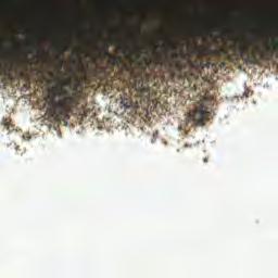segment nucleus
Listing matches in <instances>:
<instances>
[{
	"label": "nucleus",
	"mask_w": 278,
	"mask_h": 278,
	"mask_svg": "<svg viewBox=\"0 0 278 278\" xmlns=\"http://www.w3.org/2000/svg\"><path fill=\"white\" fill-rule=\"evenodd\" d=\"M189 116L193 121L194 125L203 127L205 123H207V121L213 117V114L212 112H210V110H207L205 99H200L194 110H192V112H189Z\"/></svg>",
	"instance_id": "7ed1b4c3"
},
{
	"label": "nucleus",
	"mask_w": 278,
	"mask_h": 278,
	"mask_svg": "<svg viewBox=\"0 0 278 278\" xmlns=\"http://www.w3.org/2000/svg\"><path fill=\"white\" fill-rule=\"evenodd\" d=\"M33 48H39L40 41H34V43L30 45Z\"/></svg>",
	"instance_id": "9b49d317"
},
{
	"label": "nucleus",
	"mask_w": 278,
	"mask_h": 278,
	"mask_svg": "<svg viewBox=\"0 0 278 278\" xmlns=\"http://www.w3.org/2000/svg\"><path fill=\"white\" fill-rule=\"evenodd\" d=\"M2 124L8 129V131H14L15 125H13L12 118H3Z\"/></svg>",
	"instance_id": "423d86ee"
},
{
	"label": "nucleus",
	"mask_w": 278,
	"mask_h": 278,
	"mask_svg": "<svg viewBox=\"0 0 278 278\" xmlns=\"http://www.w3.org/2000/svg\"><path fill=\"white\" fill-rule=\"evenodd\" d=\"M18 66H20V63H10V65L8 66L9 77L11 79L14 78L13 71L14 73H18Z\"/></svg>",
	"instance_id": "39448f33"
},
{
	"label": "nucleus",
	"mask_w": 278,
	"mask_h": 278,
	"mask_svg": "<svg viewBox=\"0 0 278 278\" xmlns=\"http://www.w3.org/2000/svg\"><path fill=\"white\" fill-rule=\"evenodd\" d=\"M251 48V43H242L240 46V54L241 56H248V52Z\"/></svg>",
	"instance_id": "0eeeda50"
},
{
	"label": "nucleus",
	"mask_w": 278,
	"mask_h": 278,
	"mask_svg": "<svg viewBox=\"0 0 278 278\" xmlns=\"http://www.w3.org/2000/svg\"><path fill=\"white\" fill-rule=\"evenodd\" d=\"M127 52H130V50L128 48H124L123 53L127 54Z\"/></svg>",
	"instance_id": "f8f14e48"
},
{
	"label": "nucleus",
	"mask_w": 278,
	"mask_h": 278,
	"mask_svg": "<svg viewBox=\"0 0 278 278\" xmlns=\"http://www.w3.org/2000/svg\"><path fill=\"white\" fill-rule=\"evenodd\" d=\"M102 51L104 52L105 55L110 56L109 54V46H103Z\"/></svg>",
	"instance_id": "9d476101"
},
{
	"label": "nucleus",
	"mask_w": 278,
	"mask_h": 278,
	"mask_svg": "<svg viewBox=\"0 0 278 278\" xmlns=\"http://www.w3.org/2000/svg\"><path fill=\"white\" fill-rule=\"evenodd\" d=\"M204 163H207V159H204Z\"/></svg>",
	"instance_id": "ddd939ff"
},
{
	"label": "nucleus",
	"mask_w": 278,
	"mask_h": 278,
	"mask_svg": "<svg viewBox=\"0 0 278 278\" xmlns=\"http://www.w3.org/2000/svg\"><path fill=\"white\" fill-rule=\"evenodd\" d=\"M276 54L278 59V39L273 38L270 43L266 46L265 50L256 48L252 50V56H248L250 64H258L260 59L263 61H269Z\"/></svg>",
	"instance_id": "f03ea898"
},
{
	"label": "nucleus",
	"mask_w": 278,
	"mask_h": 278,
	"mask_svg": "<svg viewBox=\"0 0 278 278\" xmlns=\"http://www.w3.org/2000/svg\"><path fill=\"white\" fill-rule=\"evenodd\" d=\"M109 61L111 62V64H113V66H116V64H119L121 59H118V56H112L111 54H109Z\"/></svg>",
	"instance_id": "6e6552de"
},
{
	"label": "nucleus",
	"mask_w": 278,
	"mask_h": 278,
	"mask_svg": "<svg viewBox=\"0 0 278 278\" xmlns=\"http://www.w3.org/2000/svg\"><path fill=\"white\" fill-rule=\"evenodd\" d=\"M186 65H182V63H180V61H178L176 63V68H178V71H182V68H185Z\"/></svg>",
	"instance_id": "1a4fd4ad"
},
{
	"label": "nucleus",
	"mask_w": 278,
	"mask_h": 278,
	"mask_svg": "<svg viewBox=\"0 0 278 278\" xmlns=\"http://www.w3.org/2000/svg\"><path fill=\"white\" fill-rule=\"evenodd\" d=\"M134 88L137 90V92L146 94V97H149L150 94L149 84L143 81V79H135Z\"/></svg>",
	"instance_id": "20e7f679"
},
{
	"label": "nucleus",
	"mask_w": 278,
	"mask_h": 278,
	"mask_svg": "<svg viewBox=\"0 0 278 278\" xmlns=\"http://www.w3.org/2000/svg\"><path fill=\"white\" fill-rule=\"evenodd\" d=\"M74 97L63 84H55L48 90L47 102L51 116L55 118H70V112L74 108Z\"/></svg>",
	"instance_id": "f257e3e1"
}]
</instances>
